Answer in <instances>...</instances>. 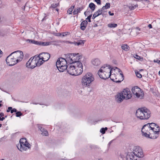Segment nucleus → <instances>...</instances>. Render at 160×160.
I'll list each match as a JSON object with an SVG mask.
<instances>
[{"instance_id": "a211bd4d", "label": "nucleus", "mask_w": 160, "mask_h": 160, "mask_svg": "<svg viewBox=\"0 0 160 160\" xmlns=\"http://www.w3.org/2000/svg\"><path fill=\"white\" fill-rule=\"evenodd\" d=\"M124 99L122 93H119L116 96V100L118 103L121 102Z\"/></svg>"}, {"instance_id": "6ab92c4d", "label": "nucleus", "mask_w": 160, "mask_h": 160, "mask_svg": "<svg viewBox=\"0 0 160 160\" xmlns=\"http://www.w3.org/2000/svg\"><path fill=\"white\" fill-rule=\"evenodd\" d=\"M127 160H136L133 154L132 153H128L126 156Z\"/></svg>"}, {"instance_id": "a19ab883", "label": "nucleus", "mask_w": 160, "mask_h": 160, "mask_svg": "<svg viewBox=\"0 0 160 160\" xmlns=\"http://www.w3.org/2000/svg\"><path fill=\"white\" fill-rule=\"evenodd\" d=\"M41 134L45 136H47L48 135V131L47 130H46L45 129L43 132V133H42Z\"/></svg>"}, {"instance_id": "b1692460", "label": "nucleus", "mask_w": 160, "mask_h": 160, "mask_svg": "<svg viewBox=\"0 0 160 160\" xmlns=\"http://www.w3.org/2000/svg\"><path fill=\"white\" fill-rule=\"evenodd\" d=\"M89 7L92 11H94L95 9V5L92 2H91L89 4Z\"/></svg>"}, {"instance_id": "4be33fe9", "label": "nucleus", "mask_w": 160, "mask_h": 160, "mask_svg": "<svg viewBox=\"0 0 160 160\" xmlns=\"http://www.w3.org/2000/svg\"><path fill=\"white\" fill-rule=\"evenodd\" d=\"M92 63L94 66H98L100 64L101 62L98 59L95 58L92 61Z\"/></svg>"}, {"instance_id": "c756f323", "label": "nucleus", "mask_w": 160, "mask_h": 160, "mask_svg": "<svg viewBox=\"0 0 160 160\" xmlns=\"http://www.w3.org/2000/svg\"><path fill=\"white\" fill-rule=\"evenodd\" d=\"M149 125L150 126V128L151 129V130H154L153 129H155V127L158 125L156 123H149Z\"/></svg>"}, {"instance_id": "ddd939ff", "label": "nucleus", "mask_w": 160, "mask_h": 160, "mask_svg": "<svg viewBox=\"0 0 160 160\" xmlns=\"http://www.w3.org/2000/svg\"><path fill=\"white\" fill-rule=\"evenodd\" d=\"M151 130L150 128L149 123H148L144 125L142 128L141 131L142 134L145 136H146Z\"/></svg>"}, {"instance_id": "338daca9", "label": "nucleus", "mask_w": 160, "mask_h": 160, "mask_svg": "<svg viewBox=\"0 0 160 160\" xmlns=\"http://www.w3.org/2000/svg\"><path fill=\"white\" fill-rule=\"evenodd\" d=\"M2 3V1H1V0H0V5H1Z\"/></svg>"}, {"instance_id": "4d7b16f0", "label": "nucleus", "mask_w": 160, "mask_h": 160, "mask_svg": "<svg viewBox=\"0 0 160 160\" xmlns=\"http://www.w3.org/2000/svg\"><path fill=\"white\" fill-rule=\"evenodd\" d=\"M108 13L111 16H113L114 15V13H111V12L110 11H109L108 12Z\"/></svg>"}, {"instance_id": "f257e3e1", "label": "nucleus", "mask_w": 160, "mask_h": 160, "mask_svg": "<svg viewBox=\"0 0 160 160\" xmlns=\"http://www.w3.org/2000/svg\"><path fill=\"white\" fill-rule=\"evenodd\" d=\"M23 57L22 52L17 51L12 53L6 59L7 64L9 66H13L21 61Z\"/></svg>"}, {"instance_id": "a18cd8bd", "label": "nucleus", "mask_w": 160, "mask_h": 160, "mask_svg": "<svg viewBox=\"0 0 160 160\" xmlns=\"http://www.w3.org/2000/svg\"><path fill=\"white\" fill-rule=\"evenodd\" d=\"M99 16V14H98L97 12H95L93 14L92 17V19H94L96 17Z\"/></svg>"}, {"instance_id": "ea45409f", "label": "nucleus", "mask_w": 160, "mask_h": 160, "mask_svg": "<svg viewBox=\"0 0 160 160\" xmlns=\"http://www.w3.org/2000/svg\"><path fill=\"white\" fill-rule=\"evenodd\" d=\"M136 76L139 78H141L142 77V75L140 74L139 72H136Z\"/></svg>"}, {"instance_id": "052dcab7", "label": "nucleus", "mask_w": 160, "mask_h": 160, "mask_svg": "<svg viewBox=\"0 0 160 160\" xmlns=\"http://www.w3.org/2000/svg\"><path fill=\"white\" fill-rule=\"evenodd\" d=\"M0 116H2V117L4 116V113L2 112L1 113L0 112Z\"/></svg>"}, {"instance_id": "f8f14e48", "label": "nucleus", "mask_w": 160, "mask_h": 160, "mask_svg": "<svg viewBox=\"0 0 160 160\" xmlns=\"http://www.w3.org/2000/svg\"><path fill=\"white\" fill-rule=\"evenodd\" d=\"M124 99L128 100L130 99L132 97V94L129 89H125L121 92Z\"/></svg>"}, {"instance_id": "680f3d73", "label": "nucleus", "mask_w": 160, "mask_h": 160, "mask_svg": "<svg viewBox=\"0 0 160 160\" xmlns=\"http://www.w3.org/2000/svg\"><path fill=\"white\" fill-rule=\"evenodd\" d=\"M148 27L150 28H151L152 27V25L151 24H149L148 25Z\"/></svg>"}, {"instance_id": "58836bf2", "label": "nucleus", "mask_w": 160, "mask_h": 160, "mask_svg": "<svg viewBox=\"0 0 160 160\" xmlns=\"http://www.w3.org/2000/svg\"><path fill=\"white\" fill-rule=\"evenodd\" d=\"M16 116L17 117H19L22 115V114L21 112H16Z\"/></svg>"}, {"instance_id": "f704fd0d", "label": "nucleus", "mask_w": 160, "mask_h": 160, "mask_svg": "<svg viewBox=\"0 0 160 160\" xmlns=\"http://www.w3.org/2000/svg\"><path fill=\"white\" fill-rule=\"evenodd\" d=\"M108 129V128L107 127L105 128H102L100 130V132L102 134H104L105 132V131L107 130Z\"/></svg>"}, {"instance_id": "e433bc0d", "label": "nucleus", "mask_w": 160, "mask_h": 160, "mask_svg": "<svg viewBox=\"0 0 160 160\" xmlns=\"http://www.w3.org/2000/svg\"><path fill=\"white\" fill-rule=\"evenodd\" d=\"M70 34V33L69 32H65L62 33V37H64Z\"/></svg>"}, {"instance_id": "39448f33", "label": "nucleus", "mask_w": 160, "mask_h": 160, "mask_svg": "<svg viewBox=\"0 0 160 160\" xmlns=\"http://www.w3.org/2000/svg\"><path fill=\"white\" fill-rule=\"evenodd\" d=\"M67 60L63 58H60L58 59L56 62V66L60 72H63L66 69L67 70L68 65H67Z\"/></svg>"}, {"instance_id": "c9c22d12", "label": "nucleus", "mask_w": 160, "mask_h": 160, "mask_svg": "<svg viewBox=\"0 0 160 160\" xmlns=\"http://www.w3.org/2000/svg\"><path fill=\"white\" fill-rule=\"evenodd\" d=\"M74 6H73L72 7H71L69 8L68 10V12L69 13V14H71L72 13V11L74 8Z\"/></svg>"}, {"instance_id": "3c124183", "label": "nucleus", "mask_w": 160, "mask_h": 160, "mask_svg": "<svg viewBox=\"0 0 160 160\" xmlns=\"http://www.w3.org/2000/svg\"><path fill=\"white\" fill-rule=\"evenodd\" d=\"M90 13V12L89 11L87 10L85 12H84V14L85 16H86L87 14H89Z\"/></svg>"}, {"instance_id": "e2e57ef3", "label": "nucleus", "mask_w": 160, "mask_h": 160, "mask_svg": "<svg viewBox=\"0 0 160 160\" xmlns=\"http://www.w3.org/2000/svg\"><path fill=\"white\" fill-rule=\"evenodd\" d=\"M63 42L64 43H68V42H69V41H64Z\"/></svg>"}, {"instance_id": "09e8293b", "label": "nucleus", "mask_w": 160, "mask_h": 160, "mask_svg": "<svg viewBox=\"0 0 160 160\" xmlns=\"http://www.w3.org/2000/svg\"><path fill=\"white\" fill-rule=\"evenodd\" d=\"M92 14H90L86 18V19H87L88 20L89 22H91V18L92 17Z\"/></svg>"}, {"instance_id": "aec40b11", "label": "nucleus", "mask_w": 160, "mask_h": 160, "mask_svg": "<svg viewBox=\"0 0 160 160\" xmlns=\"http://www.w3.org/2000/svg\"><path fill=\"white\" fill-rule=\"evenodd\" d=\"M88 22L86 20L83 21L80 24V29L82 30H85L87 26Z\"/></svg>"}, {"instance_id": "37998d69", "label": "nucleus", "mask_w": 160, "mask_h": 160, "mask_svg": "<svg viewBox=\"0 0 160 160\" xmlns=\"http://www.w3.org/2000/svg\"><path fill=\"white\" fill-rule=\"evenodd\" d=\"M38 128L42 133H43V132L45 130V129L43 128L40 125H38Z\"/></svg>"}, {"instance_id": "4c0bfd02", "label": "nucleus", "mask_w": 160, "mask_h": 160, "mask_svg": "<svg viewBox=\"0 0 160 160\" xmlns=\"http://www.w3.org/2000/svg\"><path fill=\"white\" fill-rule=\"evenodd\" d=\"M134 57L136 59H138V60H141V59H142V57H140L139 56H138V55L137 54H135L134 55Z\"/></svg>"}, {"instance_id": "7ed1b4c3", "label": "nucleus", "mask_w": 160, "mask_h": 160, "mask_svg": "<svg viewBox=\"0 0 160 160\" xmlns=\"http://www.w3.org/2000/svg\"><path fill=\"white\" fill-rule=\"evenodd\" d=\"M136 115L138 118L141 120H148L151 116L150 110L145 108L138 109L136 112Z\"/></svg>"}, {"instance_id": "c85d7f7f", "label": "nucleus", "mask_w": 160, "mask_h": 160, "mask_svg": "<svg viewBox=\"0 0 160 160\" xmlns=\"http://www.w3.org/2000/svg\"><path fill=\"white\" fill-rule=\"evenodd\" d=\"M128 48V46L126 44H124L122 46V49L126 51H128L129 50Z\"/></svg>"}, {"instance_id": "a878e982", "label": "nucleus", "mask_w": 160, "mask_h": 160, "mask_svg": "<svg viewBox=\"0 0 160 160\" xmlns=\"http://www.w3.org/2000/svg\"><path fill=\"white\" fill-rule=\"evenodd\" d=\"M104 12L105 11H103L102 9H99L96 12H97V14H98L99 15L102 14L103 16H104L105 15L104 13Z\"/></svg>"}, {"instance_id": "cd10ccee", "label": "nucleus", "mask_w": 160, "mask_h": 160, "mask_svg": "<svg viewBox=\"0 0 160 160\" xmlns=\"http://www.w3.org/2000/svg\"><path fill=\"white\" fill-rule=\"evenodd\" d=\"M104 67V71L105 72V71H106V70L107 69V68H108L110 69V73L109 74L111 73V67L109 65H104L103 66L101 67Z\"/></svg>"}, {"instance_id": "de8ad7c7", "label": "nucleus", "mask_w": 160, "mask_h": 160, "mask_svg": "<svg viewBox=\"0 0 160 160\" xmlns=\"http://www.w3.org/2000/svg\"><path fill=\"white\" fill-rule=\"evenodd\" d=\"M116 69L118 70V72L120 73V74L119 75H120L122 76H123V74H122V72L120 70V69L119 68H116Z\"/></svg>"}, {"instance_id": "5701e85b", "label": "nucleus", "mask_w": 160, "mask_h": 160, "mask_svg": "<svg viewBox=\"0 0 160 160\" xmlns=\"http://www.w3.org/2000/svg\"><path fill=\"white\" fill-rule=\"evenodd\" d=\"M26 41L27 42H28L31 43H33L34 44L36 45H39V42L38 41H35L34 40H32V39H27Z\"/></svg>"}, {"instance_id": "0eeeda50", "label": "nucleus", "mask_w": 160, "mask_h": 160, "mask_svg": "<svg viewBox=\"0 0 160 160\" xmlns=\"http://www.w3.org/2000/svg\"><path fill=\"white\" fill-rule=\"evenodd\" d=\"M82 56L79 55V53H70L66 56V59L70 64L74 62H81Z\"/></svg>"}, {"instance_id": "5fc2aeb1", "label": "nucleus", "mask_w": 160, "mask_h": 160, "mask_svg": "<svg viewBox=\"0 0 160 160\" xmlns=\"http://www.w3.org/2000/svg\"><path fill=\"white\" fill-rule=\"evenodd\" d=\"M154 62L157 63L158 64L160 63V60H158L157 59L154 60L153 61Z\"/></svg>"}, {"instance_id": "49530a36", "label": "nucleus", "mask_w": 160, "mask_h": 160, "mask_svg": "<svg viewBox=\"0 0 160 160\" xmlns=\"http://www.w3.org/2000/svg\"><path fill=\"white\" fill-rule=\"evenodd\" d=\"M116 69L118 70V72L120 73V74L119 75H120L122 76H123V74H122V72L120 70V69L119 68H116Z\"/></svg>"}, {"instance_id": "0e129e2a", "label": "nucleus", "mask_w": 160, "mask_h": 160, "mask_svg": "<svg viewBox=\"0 0 160 160\" xmlns=\"http://www.w3.org/2000/svg\"><path fill=\"white\" fill-rule=\"evenodd\" d=\"M2 53V52L0 50V58L1 57V55Z\"/></svg>"}, {"instance_id": "bb28decb", "label": "nucleus", "mask_w": 160, "mask_h": 160, "mask_svg": "<svg viewBox=\"0 0 160 160\" xmlns=\"http://www.w3.org/2000/svg\"><path fill=\"white\" fill-rule=\"evenodd\" d=\"M59 6V2L58 3H53L52 4L51 6L50 7V8H52L53 9H54L57 8Z\"/></svg>"}, {"instance_id": "c03bdc74", "label": "nucleus", "mask_w": 160, "mask_h": 160, "mask_svg": "<svg viewBox=\"0 0 160 160\" xmlns=\"http://www.w3.org/2000/svg\"><path fill=\"white\" fill-rule=\"evenodd\" d=\"M116 75L114 74H111V76H110V77L109 78H110L111 79L112 81V79H113V78H115Z\"/></svg>"}, {"instance_id": "774afa93", "label": "nucleus", "mask_w": 160, "mask_h": 160, "mask_svg": "<svg viewBox=\"0 0 160 160\" xmlns=\"http://www.w3.org/2000/svg\"><path fill=\"white\" fill-rule=\"evenodd\" d=\"M112 141H110V142H109L108 144L110 145L111 143H112Z\"/></svg>"}, {"instance_id": "13d9d810", "label": "nucleus", "mask_w": 160, "mask_h": 160, "mask_svg": "<svg viewBox=\"0 0 160 160\" xmlns=\"http://www.w3.org/2000/svg\"><path fill=\"white\" fill-rule=\"evenodd\" d=\"M4 119H5V118L2 117L1 118V117H0V120L3 121Z\"/></svg>"}, {"instance_id": "8fccbe9b", "label": "nucleus", "mask_w": 160, "mask_h": 160, "mask_svg": "<svg viewBox=\"0 0 160 160\" xmlns=\"http://www.w3.org/2000/svg\"><path fill=\"white\" fill-rule=\"evenodd\" d=\"M17 111V109L15 108L13 109H11V113H12L13 112H16Z\"/></svg>"}, {"instance_id": "1a4fd4ad", "label": "nucleus", "mask_w": 160, "mask_h": 160, "mask_svg": "<svg viewBox=\"0 0 160 160\" xmlns=\"http://www.w3.org/2000/svg\"><path fill=\"white\" fill-rule=\"evenodd\" d=\"M132 153L137 157L142 158L144 156L143 151L141 148L138 146L134 147L133 149Z\"/></svg>"}, {"instance_id": "473e14b6", "label": "nucleus", "mask_w": 160, "mask_h": 160, "mask_svg": "<svg viewBox=\"0 0 160 160\" xmlns=\"http://www.w3.org/2000/svg\"><path fill=\"white\" fill-rule=\"evenodd\" d=\"M108 26L110 28H115L117 27V24L116 23H110L108 25Z\"/></svg>"}, {"instance_id": "20e7f679", "label": "nucleus", "mask_w": 160, "mask_h": 160, "mask_svg": "<svg viewBox=\"0 0 160 160\" xmlns=\"http://www.w3.org/2000/svg\"><path fill=\"white\" fill-rule=\"evenodd\" d=\"M94 80L93 75L90 72L87 73L82 78V84L84 87H89L91 85V82Z\"/></svg>"}, {"instance_id": "6e6d98bb", "label": "nucleus", "mask_w": 160, "mask_h": 160, "mask_svg": "<svg viewBox=\"0 0 160 160\" xmlns=\"http://www.w3.org/2000/svg\"><path fill=\"white\" fill-rule=\"evenodd\" d=\"M12 109V107H9L8 110H7V112H9L10 111H11V110Z\"/></svg>"}, {"instance_id": "79ce46f5", "label": "nucleus", "mask_w": 160, "mask_h": 160, "mask_svg": "<svg viewBox=\"0 0 160 160\" xmlns=\"http://www.w3.org/2000/svg\"><path fill=\"white\" fill-rule=\"evenodd\" d=\"M83 43L82 41H80L79 42H74V44L75 45L79 46V45L82 44V43Z\"/></svg>"}, {"instance_id": "f03ea898", "label": "nucleus", "mask_w": 160, "mask_h": 160, "mask_svg": "<svg viewBox=\"0 0 160 160\" xmlns=\"http://www.w3.org/2000/svg\"><path fill=\"white\" fill-rule=\"evenodd\" d=\"M83 71V65L81 62H76L68 65V72L73 76H77L82 73Z\"/></svg>"}, {"instance_id": "423d86ee", "label": "nucleus", "mask_w": 160, "mask_h": 160, "mask_svg": "<svg viewBox=\"0 0 160 160\" xmlns=\"http://www.w3.org/2000/svg\"><path fill=\"white\" fill-rule=\"evenodd\" d=\"M31 146L26 138L21 139L19 141V144L17 146L18 148L21 152L26 151L28 148L30 149Z\"/></svg>"}, {"instance_id": "6e6552de", "label": "nucleus", "mask_w": 160, "mask_h": 160, "mask_svg": "<svg viewBox=\"0 0 160 160\" xmlns=\"http://www.w3.org/2000/svg\"><path fill=\"white\" fill-rule=\"evenodd\" d=\"M104 67H101L98 72V74L100 78L103 79H106L109 78L111 75V73L109 74L110 69L108 68L106 70L105 72L104 71Z\"/></svg>"}, {"instance_id": "9d476101", "label": "nucleus", "mask_w": 160, "mask_h": 160, "mask_svg": "<svg viewBox=\"0 0 160 160\" xmlns=\"http://www.w3.org/2000/svg\"><path fill=\"white\" fill-rule=\"evenodd\" d=\"M132 91L133 93L138 98H141L144 96V94L142 91L137 86L133 87L132 89Z\"/></svg>"}, {"instance_id": "4468645a", "label": "nucleus", "mask_w": 160, "mask_h": 160, "mask_svg": "<svg viewBox=\"0 0 160 160\" xmlns=\"http://www.w3.org/2000/svg\"><path fill=\"white\" fill-rule=\"evenodd\" d=\"M159 135L158 132H155L153 130H151L145 137L152 139H155L158 137Z\"/></svg>"}, {"instance_id": "7c9ffc66", "label": "nucleus", "mask_w": 160, "mask_h": 160, "mask_svg": "<svg viewBox=\"0 0 160 160\" xmlns=\"http://www.w3.org/2000/svg\"><path fill=\"white\" fill-rule=\"evenodd\" d=\"M153 131L156 132H158V134H159V132H160V129L159 126L158 125L156 127H155V129H153Z\"/></svg>"}, {"instance_id": "72a5a7b5", "label": "nucleus", "mask_w": 160, "mask_h": 160, "mask_svg": "<svg viewBox=\"0 0 160 160\" xmlns=\"http://www.w3.org/2000/svg\"><path fill=\"white\" fill-rule=\"evenodd\" d=\"M138 7V4H136V5H134V6H130L128 7H129V9H130V10H134V9H135V8H137Z\"/></svg>"}, {"instance_id": "412c9836", "label": "nucleus", "mask_w": 160, "mask_h": 160, "mask_svg": "<svg viewBox=\"0 0 160 160\" xmlns=\"http://www.w3.org/2000/svg\"><path fill=\"white\" fill-rule=\"evenodd\" d=\"M85 8V6H82L81 7L75 9L73 12V14L74 15L78 14V13H80V11L82 10Z\"/></svg>"}, {"instance_id": "bf43d9fd", "label": "nucleus", "mask_w": 160, "mask_h": 160, "mask_svg": "<svg viewBox=\"0 0 160 160\" xmlns=\"http://www.w3.org/2000/svg\"><path fill=\"white\" fill-rule=\"evenodd\" d=\"M57 36H62V33H57Z\"/></svg>"}, {"instance_id": "2eb2a0df", "label": "nucleus", "mask_w": 160, "mask_h": 160, "mask_svg": "<svg viewBox=\"0 0 160 160\" xmlns=\"http://www.w3.org/2000/svg\"><path fill=\"white\" fill-rule=\"evenodd\" d=\"M39 55L40 57H41L44 61H47L50 58V54L48 53H40Z\"/></svg>"}, {"instance_id": "603ef678", "label": "nucleus", "mask_w": 160, "mask_h": 160, "mask_svg": "<svg viewBox=\"0 0 160 160\" xmlns=\"http://www.w3.org/2000/svg\"><path fill=\"white\" fill-rule=\"evenodd\" d=\"M95 1L98 4H101V2L100 0H95Z\"/></svg>"}, {"instance_id": "393cba45", "label": "nucleus", "mask_w": 160, "mask_h": 160, "mask_svg": "<svg viewBox=\"0 0 160 160\" xmlns=\"http://www.w3.org/2000/svg\"><path fill=\"white\" fill-rule=\"evenodd\" d=\"M110 3H109L107 2L105 6H103L102 7V9L103 11H104L105 9H106L109 8H110Z\"/></svg>"}, {"instance_id": "864d4df0", "label": "nucleus", "mask_w": 160, "mask_h": 160, "mask_svg": "<svg viewBox=\"0 0 160 160\" xmlns=\"http://www.w3.org/2000/svg\"><path fill=\"white\" fill-rule=\"evenodd\" d=\"M58 10H59L58 9V8H57L52 9V11L54 13H55L56 12V11H57V12H58Z\"/></svg>"}, {"instance_id": "dca6fc26", "label": "nucleus", "mask_w": 160, "mask_h": 160, "mask_svg": "<svg viewBox=\"0 0 160 160\" xmlns=\"http://www.w3.org/2000/svg\"><path fill=\"white\" fill-rule=\"evenodd\" d=\"M124 76L120 75L117 74L116 75L115 78H113L112 81L116 82H120L122 81L124 79Z\"/></svg>"}, {"instance_id": "9b49d317", "label": "nucleus", "mask_w": 160, "mask_h": 160, "mask_svg": "<svg viewBox=\"0 0 160 160\" xmlns=\"http://www.w3.org/2000/svg\"><path fill=\"white\" fill-rule=\"evenodd\" d=\"M26 66L28 68H30L32 69H33L36 66H38L35 56L34 57H31L29 60L26 64Z\"/></svg>"}, {"instance_id": "69168bd1", "label": "nucleus", "mask_w": 160, "mask_h": 160, "mask_svg": "<svg viewBox=\"0 0 160 160\" xmlns=\"http://www.w3.org/2000/svg\"><path fill=\"white\" fill-rule=\"evenodd\" d=\"M74 43V42H68V43H69L70 44H73V43Z\"/></svg>"}, {"instance_id": "2f4dec72", "label": "nucleus", "mask_w": 160, "mask_h": 160, "mask_svg": "<svg viewBox=\"0 0 160 160\" xmlns=\"http://www.w3.org/2000/svg\"><path fill=\"white\" fill-rule=\"evenodd\" d=\"M50 42H39V45H41L42 46H48L50 44Z\"/></svg>"}, {"instance_id": "f3484780", "label": "nucleus", "mask_w": 160, "mask_h": 160, "mask_svg": "<svg viewBox=\"0 0 160 160\" xmlns=\"http://www.w3.org/2000/svg\"><path fill=\"white\" fill-rule=\"evenodd\" d=\"M35 57L36 61L37 63L38 67H39L44 62L43 60L42 59L41 57H40L39 55L38 56H35Z\"/></svg>"}]
</instances>
